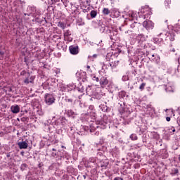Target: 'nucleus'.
<instances>
[{
    "instance_id": "obj_1",
    "label": "nucleus",
    "mask_w": 180,
    "mask_h": 180,
    "mask_svg": "<svg viewBox=\"0 0 180 180\" xmlns=\"http://www.w3.org/2000/svg\"><path fill=\"white\" fill-rule=\"evenodd\" d=\"M44 101L46 105H53V103L56 102V98H54V96H53V94H46L44 96Z\"/></svg>"
},
{
    "instance_id": "obj_2",
    "label": "nucleus",
    "mask_w": 180,
    "mask_h": 180,
    "mask_svg": "<svg viewBox=\"0 0 180 180\" xmlns=\"http://www.w3.org/2000/svg\"><path fill=\"white\" fill-rule=\"evenodd\" d=\"M143 26L148 30V32H150V30H153L154 29V22L151 20H145L143 22Z\"/></svg>"
},
{
    "instance_id": "obj_3",
    "label": "nucleus",
    "mask_w": 180,
    "mask_h": 180,
    "mask_svg": "<svg viewBox=\"0 0 180 180\" xmlns=\"http://www.w3.org/2000/svg\"><path fill=\"white\" fill-rule=\"evenodd\" d=\"M52 153L51 154V157H53L54 158H57V157H60V158H64L65 157V155H64V154H65V150H60L62 152V153L58 154V152H57V150H56V148H53L52 149Z\"/></svg>"
},
{
    "instance_id": "obj_4",
    "label": "nucleus",
    "mask_w": 180,
    "mask_h": 180,
    "mask_svg": "<svg viewBox=\"0 0 180 180\" xmlns=\"http://www.w3.org/2000/svg\"><path fill=\"white\" fill-rule=\"evenodd\" d=\"M69 51L72 56H77L79 53V47L77 45H71L69 46Z\"/></svg>"
},
{
    "instance_id": "obj_5",
    "label": "nucleus",
    "mask_w": 180,
    "mask_h": 180,
    "mask_svg": "<svg viewBox=\"0 0 180 180\" xmlns=\"http://www.w3.org/2000/svg\"><path fill=\"white\" fill-rule=\"evenodd\" d=\"M36 77L34 76H30V72H27V77L24 80V84H26L27 85L28 84H33L34 79Z\"/></svg>"
},
{
    "instance_id": "obj_6",
    "label": "nucleus",
    "mask_w": 180,
    "mask_h": 180,
    "mask_svg": "<svg viewBox=\"0 0 180 180\" xmlns=\"http://www.w3.org/2000/svg\"><path fill=\"white\" fill-rule=\"evenodd\" d=\"M17 146H18L20 150H26L29 147V144L25 141L18 142Z\"/></svg>"
},
{
    "instance_id": "obj_7",
    "label": "nucleus",
    "mask_w": 180,
    "mask_h": 180,
    "mask_svg": "<svg viewBox=\"0 0 180 180\" xmlns=\"http://www.w3.org/2000/svg\"><path fill=\"white\" fill-rule=\"evenodd\" d=\"M109 84V80H108V78L105 77H103L100 79V85L101 86H106Z\"/></svg>"
},
{
    "instance_id": "obj_8",
    "label": "nucleus",
    "mask_w": 180,
    "mask_h": 180,
    "mask_svg": "<svg viewBox=\"0 0 180 180\" xmlns=\"http://www.w3.org/2000/svg\"><path fill=\"white\" fill-rule=\"evenodd\" d=\"M166 36L167 40H170V41H174V40H175V33L173 32H167Z\"/></svg>"
},
{
    "instance_id": "obj_9",
    "label": "nucleus",
    "mask_w": 180,
    "mask_h": 180,
    "mask_svg": "<svg viewBox=\"0 0 180 180\" xmlns=\"http://www.w3.org/2000/svg\"><path fill=\"white\" fill-rule=\"evenodd\" d=\"M11 109L13 113H19V112L20 111V108H19V105H12Z\"/></svg>"
},
{
    "instance_id": "obj_10",
    "label": "nucleus",
    "mask_w": 180,
    "mask_h": 180,
    "mask_svg": "<svg viewBox=\"0 0 180 180\" xmlns=\"http://www.w3.org/2000/svg\"><path fill=\"white\" fill-rule=\"evenodd\" d=\"M70 36H71V31H70V30H68L64 33V37L68 38V41H72V38H70Z\"/></svg>"
},
{
    "instance_id": "obj_11",
    "label": "nucleus",
    "mask_w": 180,
    "mask_h": 180,
    "mask_svg": "<svg viewBox=\"0 0 180 180\" xmlns=\"http://www.w3.org/2000/svg\"><path fill=\"white\" fill-rule=\"evenodd\" d=\"M179 170L178 169V168H172L171 169L170 175L172 176H175V175H179Z\"/></svg>"
},
{
    "instance_id": "obj_12",
    "label": "nucleus",
    "mask_w": 180,
    "mask_h": 180,
    "mask_svg": "<svg viewBox=\"0 0 180 180\" xmlns=\"http://www.w3.org/2000/svg\"><path fill=\"white\" fill-rule=\"evenodd\" d=\"M96 129H99V126L96 124H91L90 125V133H94Z\"/></svg>"
},
{
    "instance_id": "obj_13",
    "label": "nucleus",
    "mask_w": 180,
    "mask_h": 180,
    "mask_svg": "<svg viewBox=\"0 0 180 180\" xmlns=\"http://www.w3.org/2000/svg\"><path fill=\"white\" fill-rule=\"evenodd\" d=\"M108 165H109V162L108 160H105L100 162V167H101L103 169H106Z\"/></svg>"
},
{
    "instance_id": "obj_14",
    "label": "nucleus",
    "mask_w": 180,
    "mask_h": 180,
    "mask_svg": "<svg viewBox=\"0 0 180 180\" xmlns=\"http://www.w3.org/2000/svg\"><path fill=\"white\" fill-rule=\"evenodd\" d=\"M68 116L69 117H72L74 119V117H75V116H77V113H75V112H74L72 110H68Z\"/></svg>"
},
{
    "instance_id": "obj_15",
    "label": "nucleus",
    "mask_w": 180,
    "mask_h": 180,
    "mask_svg": "<svg viewBox=\"0 0 180 180\" xmlns=\"http://www.w3.org/2000/svg\"><path fill=\"white\" fill-rule=\"evenodd\" d=\"M152 41L154 43V44H156V46H160V44H161V39L158 38H153Z\"/></svg>"
},
{
    "instance_id": "obj_16",
    "label": "nucleus",
    "mask_w": 180,
    "mask_h": 180,
    "mask_svg": "<svg viewBox=\"0 0 180 180\" xmlns=\"http://www.w3.org/2000/svg\"><path fill=\"white\" fill-rule=\"evenodd\" d=\"M58 27H60L61 29H63V30H64V29L67 27V25H65V23L63 22H58Z\"/></svg>"
},
{
    "instance_id": "obj_17",
    "label": "nucleus",
    "mask_w": 180,
    "mask_h": 180,
    "mask_svg": "<svg viewBox=\"0 0 180 180\" xmlns=\"http://www.w3.org/2000/svg\"><path fill=\"white\" fill-rule=\"evenodd\" d=\"M98 15V11L95 10H92L90 12V15L92 19H94Z\"/></svg>"
},
{
    "instance_id": "obj_18",
    "label": "nucleus",
    "mask_w": 180,
    "mask_h": 180,
    "mask_svg": "<svg viewBox=\"0 0 180 180\" xmlns=\"http://www.w3.org/2000/svg\"><path fill=\"white\" fill-rule=\"evenodd\" d=\"M119 62L117 61H114V62H110V66L111 67V68H116V67H117V64Z\"/></svg>"
},
{
    "instance_id": "obj_19",
    "label": "nucleus",
    "mask_w": 180,
    "mask_h": 180,
    "mask_svg": "<svg viewBox=\"0 0 180 180\" xmlns=\"http://www.w3.org/2000/svg\"><path fill=\"white\" fill-rule=\"evenodd\" d=\"M110 13V10L109 8H104L103 9V14L105 15H108Z\"/></svg>"
},
{
    "instance_id": "obj_20",
    "label": "nucleus",
    "mask_w": 180,
    "mask_h": 180,
    "mask_svg": "<svg viewBox=\"0 0 180 180\" xmlns=\"http://www.w3.org/2000/svg\"><path fill=\"white\" fill-rule=\"evenodd\" d=\"M173 46V44H170L169 46H168V50L169 51H172L173 53H175V49L172 48Z\"/></svg>"
},
{
    "instance_id": "obj_21",
    "label": "nucleus",
    "mask_w": 180,
    "mask_h": 180,
    "mask_svg": "<svg viewBox=\"0 0 180 180\" xmlns=\"http://www.w3.org/2000/svg\"><path fill=\"white\" fill-rule=\"evenodd\" d=\"M27 167V165L26 163L22 164L20 166L21 171H25Z\"/></svg>"
},
{
    "instance_id": "obj_22",
    "label": "nucleus",
    "mask_w": 180,
    "mask_h": 180,
    "mask_svg": "<svg viewBox=\"0 0 180 180\" xmlns=\"http://www.w3.org/2000/svg\"><path fill=\"white\" fill-rule=\"evenodd\" d=\"M130 139H131V140H137L138 137H137V135H136V134H131V136H130Z\"/></svg>"
},
{
    "instance_id": "obj_23",
    "label": "nucleus",
    "mask_w": 180,
    "mask_h": 180,
    "mask_svg": "<svg viewBox=\"0 0 180 180\" xmlns=\"http://www.w3.org/2000/svg\"><path fill=\"white\" fill-rule=\"evenodd\" d=\"M144 88H146V83H142L139 86V89L140 91H144Z\"/></svg>"
},
{
    "instance_id": "obj_24",
    "label": "nucleus",
    "mask_w": 180,
    "mask_h": 180,
    "mask_svg": "<svg viewBox=\"0 0 180 180\" xmlns=\"http://www.w3.org/2000/svg\"><path fill=\"white\" fill-rule=\"evenodd\" d=\"M120 96L121 98H124V96H126V91H122L120 92Z\"/></svg>"
},
{
    "instance_id": "obj_25",
    "label": "nucleus",
    "mask_w": 180,
    "mask_h": 180,
    "mask_svg": "<svg viewBox=\"0 0 180 180\" xmlns=\"http://www.w3.org/2000/svg\"><path fill=\"white\" fill-rule=\"evenodd\" d=\"M122 80L125 82V81H129V76L127 75H124L122 78Z\"/></svg>"
},
{
    "instance_id": "obj_26",
    "label": "nucleus",
    "mask_w": 180,
    "mask_h": 180,
    "mask_svg": "<svg viewBox=\"0 0 180 180\" xmlns=\"http://www.w3.org/2000/svg\"><path fill=\"white\" fill-rule=\"evenodd\" d=\"M93 81H96V82H99L101 80L99 79V77H96V76H94L92 77Z\"/></svg>"
},
{
    "instance_id": "obj_27",
    "label": "nucleus",
    "mask_w": 180,
    "mask_h": 180,
    "mask_svg": "<svg viewBox=\"0 0 180 180\" xmlns=\"http://www.w3.org/2000/svg\"><path fill=\"white\" fill-rule=\"evenodd\" d=\"M27 72H26V70H22L21 72H20V75H22L25 77V75H26V77H27Z\"/></svg>"
},
{
    "instance_id": "obj_28",
    "label": "nucleus",
    "mask_w": 180,
    "mask_h": 180,
    "mask_svg": "<svg viewBox=\"0 0 180 180\" xmlns=\"http://www.w3.org/2000/svg\"><path fill=\"white\" fill-rule=\"evenodd\" d=\"M136 25H137V22H134L132 24L130 25L131 29H134L136 27Z\"/></svg>"
},
{
    "instance_id": "obj_29",
    "label": "nucleus",
    "mask_w": 180,
    "mask_h": 180,
    "mask_svg": "<svg viewBox=\"0 0 180 180\" xmlns=\"http://www.w3.org/2000/svg\"><path fill=\"white\" fill-rule=\"evenodd\" d=\"M29 120V117H23L21 118V122H27Z\"/></svg>"
},
{
    "instance_id": "obj_30",
    "label": "nucleus",
    "mask_w": 180,
    "mask_h": 180,
    "mask_svg": "<svg viewBox=\"0 0 180 180\" xmlns=\"http://www.w3.org/2000/svg\"><path fill=\"white\" fill-rule=\"evenodd\" d=\"M78 91L79 92H84L85 91V88H84V86H82V88H78Z\"/></svg>"
},
{
    "instance_id": "obj_31",
    "label": "nucleus",
    "mask_w": 180,
    "mask_h": 180,
    "mask_svg": "<svg viewBox=\"0 0 180 180\" xmlns=\"http://www.w3.org/2000/svg\"><path fill=\"white\" fill-rule=\"evenodd\" d=\"M65 101H66V102H68V103H72V99L68 98H67V97H66V98H65Z\"/></svg>"
},
{
    "instance_id": "obj_32",
    "label": "nucleus",
    "mask_w": 180,
    "mask_h": 180,
    "mask_svg": "<svg viewBox=\"0 0 180 180\" xmlns=\"http://www.w3.org/2000/svg\"><path fill=\"white\" fill-rule=\"evenodd\" d=\"M6 157L7 158H9V160H12V155H11V152L6 154Z\"/></svg>"
},
{
    "instance_id": "obj_33",
    "label": "nucleus",
    "mask_w": 180,
    "mask_h": 180,
    "mask_svg": "<svg viewBox=\"0 0 180 180\" xmlns=\"http://www.w3.org/2000/svg\"><path fill=\"white\" fill-rule=\"evenodd\" d=\"M101 32H105L106 30V27L103 25V27L101 26V28H100Z\"/></svg>"
},
{
    "instance_id": "obj_34",
    "label": "nucleus",
    "mask_w": 180,
    "mask_h": 180,
    "mask_svg": "<svg viewBox=\"0 0 180 180\" xmlns=\"http://www.w3.org/2000/svg\"><path fill=\"white\" fill-rule=\"evenodd\" d=\"M96 57H98L97 54H94L92 56H89V58H96Z\"/></svg>"
},
{
    "instance_id": "obj_35",
    "label": "nucleus",
    "mask_w": 180,
    "mask_h": 180,
    "mask_svg": "<svg viewBox=\"0 0 180 180\" xmlns=\"http://www.w3.org/2000/svg\"><path fill=\"white\" fill-rule=\"evenodd\" d=\"M30 9L31 11H32V12H34V11H36V7H34V6H31V7H30Z\"/></svg>"
},
{
    "instance_id": "obj_36",
    "label": "nucleus",
    "mask_w": 180,
    "mask_h": 180,
    "mask_svg": "<svg viewBox=\"0 0 180 180\" xmlns=\"http://www.w3.org/2000/svg\"><path fill=\"white\" fill-rule=\"evenodd\" d=\"M84 25H85L84 22H82L78 23V26H84Z\"/></svg>"
},
{
    "instance_id": "obj_37",
    "label": "nucleus",
    "mask_w": 180,
    "mask_h": 180,
    "mask_svg": "<svg viewBox=\"0 0 180 180\" xmlns=\"http://www.w3.org/2000/svg\"><path fill=\"white\" fill-rule=\"evenodd\" d=\"M155 56H157V54H152L151 55V60H154V57H155Z\"/></svg>"
},
{
    "instance_id": "obj_38",
    "label": "nucleus",
    "mask_w": 180,
    "mask_h": 180,
    "mask_svg": "<svg viewBox=\"0 0 180 180\" xmlns=\"http://www.w3.org/2000/svg\"><path fill=\"white\" fill-rule=\"evenodd\" d=\"M166 120H167V122H171V117H167Z\"/></svg>"
},
{
    "instance_id": "obj_39",
    "label": "nucleus",
    "mask_w": 180,
    "mask_h": 180,
    "mask_svg": "<svg viewBox=\"0 0 180 180\" xmlns=\"http://www.w3.org/2000/svg\"><path fill=\"white\" fill-rule=\"evenodd\" d=\"M170 129H172V131L173 133H175V127H172Z\"/></svg>"
},
{
    "instance_id": "obj_40",
    "label": "nucleus",
    "mask_w": 180,
    "mask_h": 180,
    "mask_svg": "<svg viewBox=\"0 0 180 180\" xmlns=\"http://www.w3.org/2000/svg\"><path fill=\"white\" fill-rule=\"evenodd\" d=\"M20 155L23 157L25 155V152L24 151H21L20 152Z\"/></svg>"
},
{
    "instance_id": "obj_41",
    "label": "nucleus",
    "mask_w": 180,
    "mask_h": 180,
    "mask_svg": "<svg viewBox=\"0 0 180 180\" xmlns=\"http://www.w3.org/2000/svg\"><path fill=\"white\" fill-rule=\"evenodd\" d=\"M95 134H96V136H99V131H96V132L95 133Z\"/></svg>"
},
{
    "instance_id": "obj_42",
    "label": "nucleus",
    "mask_w": 180,
    "mask_h": 180,
    "mask_svg": "<svg viewBox=\"0 0 180 180\" xmlns=\"http://www.w3.org/2000/svg\"><path fill=\"white\" fill-rule=\"evenodd\" d=\"M84 179H86V175H83Z\"/></svg>"
},
{
    "instance_id": "obj_43",
    "label": "nucleus",
    "mask_w": 180,
    "mask_h": 180,
    "mask_svg": "<svg viewBox=\"0 0 180 180\" xmlns=\"http://www.w3.org/2000/svg\"><path fill=\"white\" fill-rule=\"evenodd\" d=\"M73 8H75L74 12H75L77 11V7L73 6Z\"/></svg>"
},
{
    "instance_id": "obj_44",
    "label": "nucleus",
    "mask_w": 180,
    "mask_h": 180,
    "mask_svg": "<svg viewBox=\"0 0 180 180\" xmlns=\"http://www.w3.org/2000/svg\"><path fill=\"white\" fill-rule=\"evenodd\" d=\"M86 68H87V70H89V68H91V66L87 65V66H86Z\"/></svg>"
},
{
    "instance_id": "obj_45",
    "label": "nucleus",
    "mask_w": 180,
    "mask_h": 180,
    "mask_svg": "<svg viewBox=\"0 0 180 180\" xmlns=\"http://www.w3.org/2000/svg\"><path fill=\"white\" fill-rule=\"evenodd\" d=\"M51 8H53L52 6H49V7H48V9H51Z\"/></svg>"
},
{
    "instance_id": "obj_46",
    "label": "nucleus",
    "mask_w": 180,
    "mask_h": 180,
    "mask_svg": "<svg viewBox=\"0 0 180 180\" xmlns=\"http://www.w3.org/2000/svg\"><path fill=\"white\" fill-rule=\"evenodd\" d=\"M152 50H155V46H153V47L152 48Z\"/></svg>"
},
{
    "instance_id": "obj_47",
    "label": "nucleus",
    "mask_w": 180,
    "mask_h": 180,
    "mask_svg": "<svg viewBox=\"0 0 180 180\" xmlns=\"http://www.w3.org/2000/svg\"><path fill=\"white\" fill-rule=\"evenodd\" d=\"M61 148H65V146H62Z\"/></svg>"
},
{
    "instance_id": "obj_48",
    "label": "nucleus",
    "mask_w": 180,
    "mask_h": 180,
    "mask_svg": "<svg viewBox=\"0 0 180 180\" xmlns=\"http://www.w3.org/2000/svg\"><path fill=\"white\" fill-rule=\"evenodd\" d=\"M0 54L4 55V52H0Z\"/></svg>"
},
{
    "instance_id": "obj_49",
    "label": "nucleus",
    "mask_w": 180,
    "mask_h": 180,
    "mask_svg": "<svg viewBox=\"0 0 180 180\" xmlns=\"http://www.w3.org/2000/svg\"><path fill=\"white\" fill-rule=\"evenodd\" d=\"M86 92H88V88L86 89Z\"/></svg>"
},
{
    "instance_id": "obj_50",
    "label": "nucleus",
    "mask_w": 180,
    "mask_h": 180,
    "mask_svg": "<svg viewBox=\"0 0 180 180\" xmlns=\"http://www.w3.org/2000/svg\"><path fill=\"white\" fill-rule=\"evenodd\" d=\"M162 34V33H160V34H159V36H161Z\"/></svg>"
},
{
    "instance_id": "obj_51",
    "label": "nucleus",
    "mask_w": 180,
    "mask_h": 180,
    "mask_svg": "<svg viewBox=\"0 0 180 180\" xmlns=\"http://www.w3.org/2000/svg\"><path fill=\"white\" fill-rule=\"evenodd\" d=\"M11 91H12V89H10L9 92H11Z\"/></svg>"
},
{
    "instance_id": "obj_52",
    "label": "nucleus",
    "mask_w": 180,
    "mask_h": 180,
    "mask_svg": "<svg viewBox=\"0 0 180 180\" xmlns=\"http://www.w3.org/2000/svg\"><path fill=\"white\" fill-rule=\"evenodd\" d=\"M84 75H86V72H84Z\"/></svg>"
},
{
    "instance_id": "obj_53",
    "label": "nucleus",
    "mask_w": 180,
    "mask_h": 180,
    "mask_svg": "<svg viewBox=\"0 0 180 180\" xmlns=\"http://www.w3.org/2000/svg\"><path fill=\"white\" fill-rule=\"evenodd\" d=\"M27 16H30V14H27Z\"/></svg>"
},
{
    "instance_id": "obj_54",
    "label": "nucleus",
    "mask_w": 180,
    "mask_h": 180,
    "mask_svg": "<svg viewBox=\"0 0 180 180\" xmlns=\"http://www.w3.org/2000/svg\"><path fill=\"white\" fill-rule=\"evenodd\" d=\"M143 47H144V49H146V47H147V46H144Z\"/></svg>"
},
{
    "instance_id": "obj_55",
    "label": "nucleus",
    "mask_w": 180,
    "mask_h": 180,
    "mask_svg": "<svg viewBox=\"0 0 180 180\" xmlns=\"http://www.w3.org/2000/svg\"><path fill=\"white\" fill-rule=\"evenodd\" d=\"M159 180H161V177H160V178H159Z\"/></svg>"
},
{
    "instance_id": "obj_56",
    "label": "nucleus",
    "mask_w": 180,
    "mask_h": 180,
    "mask_svg": "<svg viewBox=\"0 0 180 180\" xmlns=\"http://www.w3.org/2000/svg\"><path fill=\"white\" fill-rule=\"evenodd\" d=\"M25 15L26 16V13H25Z\"/></svg>"
},
{
    "instance_id": "obj_57",
    "label": "nucleus",
    "mask_w": 180,
    "mask_h": 180,
    "mask_svg": "<svg viewBox=\"0 0 180 180\" xmlns=\"http://www.w3.org/2000/svg\"><path fill=\"white\" fill-rule=\"evenodd\" d=\"M179 22H180V20H179Z\"/></svg>"
},
{
    "instance_id": "obj_58",
    "label": "nucleus",
    "mask_w": 180,
    "mask_h": 180,
    "mask_svg": "<svg viewBox=\"0 0 180 180\" xmlns=\"http://www.w3.org/2000/svg\"><path fill=\"white\" fill-rule=\"evenodd\" d=\"M61 1L63 2V0H61Z\"/></svg>"
}]
</instances>
